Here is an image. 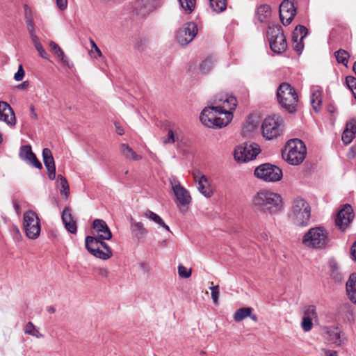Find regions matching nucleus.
Returning a JSON list of instances; mask_svg holds the SVG:
<instances>
[{
  "mask_svg": "<svg viewBox=\"0 0 356 356\" xmlns=\"http://www.w3.org/2000/svg\"><path fill=\"white\" fill-rule=\"evenodd\" d=\"M62 220L65 228L71 234H76L77 231L76 221L72 215L71 210L65 208L62 213Z\"/></svg>",
  "mask_w": 356,
  "mask_h": 356,
  "instance_id": "obj_23",
  "label": "nucleus"
},
{
  "mask_svg": "<svg viewBox=\"0 0 356 356\" xmlns=\"http://www.w3.org/2000/svg\"><path fill=\"white\" fill-rule=\"evenodd\" d=\"M270 47L275 53H282L286 49L287 44L282 29L279 25L268 27L267 32Z\"/></svg>",
  "mask_w": 356,
  "mask_h": 356,
  "instance_id": "obj_9",
  "label": "nucleus"
},
{
  "mask_svg": "<svg viewBox=\"0 0 356 356\" xmlns=\"http://www.w3.org/2000/svg\"><path fill=\"white\" fill-rule=\"evenodd\" d=\"M25 334L35 337L38 339L43 337V335L39 332L38 329L31 321L28 322L24 327Z\"/></svg>",
  "mask_w": 356,
  "mask_h": 356,
  "instance_id": "obj_32",
  "label": "nucleus"
},
{
  "mask_svg": "<svg viewBox=\"0 0 356 356\" xmlns=\"http://www.w3.org/2000/svg\"><path fill=\"white\" fill-rule=\"evenodd\" d=\"M23 229L27 238L31 240L38 238L40 234V220L35 212L26 211L23 216Z\"/></svg>",
  "mask_w": 356,
  "mask_h": 356,
  "instance_id": "obj_8",
  "label": "nucleus"
},
{
  "mask_svg": "<svg viewBox=\"0 0 356 356\" xmlns=\"http://www.w3.org/2000/svg\"><path fill=\"white\" fill-rule=\"evenodd\" d=\"M354 218L353 209L350 204H346L338 212L335 220L336 225L340 229L344 230L347 228Z\"/></svg>",
  "mask_w": 356,
  "mask_h": 356,
  "instance_id": "obj_15",
  "label": "nucleus"
},
{
  "mask_svg": "<svg viewBox=\"0 0 356 356\" xmlns=\"http://www.w3.org/2000/svg\"><path fill=\"white\" fill-rule=\"evenodd\" d=\"M97 274L102 277H107L109 272L106 268H99L97 269Z\"/></svg>",
  "mask_w": 356,
  "mask_h": 356,
  "instance_id": "obj_52",
  "label": "nucleus"
},
{
  "mask_svg": "<svg viewBox=\"0 0 356 356\" xmlns=\"http://www.w3.org/2000/svg\"><path fill=\"white\" fill-rule=\"evenodd\" d=\"M254 174L258 179L268 182L277 181L282 177V170L279 167L268 163L257 167Z\"/></svg>",
  "mask_w": 356,
  "mask_h": 356,
  "instance_id": "obj_10",
  "label": "nucleus"
},
{
  "mask_svg": "<svg viewBox=\"0 0 356 356\" xmlns=\"http://www.w3.org/2000/svg\"><path fill=\"white\" fill-rule=\"evenodd\" d=\"M26 24L29 33L35 32L33 21L30 17H28L27 15L26 16Z\"/></svg>",
  "mask_w": 356,
  "mask_h": 356,
  "instance_id": "obj_49",
  "label": "nucleus"
},
{
  "mask_svg": "<svg viewBox=\"0 0 356 356\" xmlns=\"http://www.w3.org/2000/svg\"><path fill=\"white\" fill-rule=\"evenodd\" d=\"M346 292L350 300L356 304V273H352L346 282Z\"/></svg>",
  "mask_w": 356,
  "mask_h": 356,
  "instance_id": "obj_24",
  "label": "nucleus"
},
{
  "mask_svg": "<svg viewBox=\"0 0 356 356\" xmlns=\"http://www.w3.org/2000/svg\"><path fill=\"white\" fill-rule=\"evenodd\" d=\"M261 149L257 143H243L234 149V159L241 163H246L256 158Z\"/></svg>",
  "mask_w": 356,
  "mask_h": 356,
  "instance_id": "obj_11",
  "label": "nucleus"
},
{
  "mask_svg": "<svg viewBox=\"0 0 356 356\" xmlns=\"http://www.w3.org/2000/svg\"><path fill=\"white\" fill-rule=\"evenodd\" d=\"M178 274L183 278H188L191 275V270L188 269L183 265H179L178 266Z\"/></svg>",
  "mask_w": 356,
  "mask_h": 356,
  "instance_id": "obj_44",
  "label": "nucleus"
},
{
  "mask_svg": "<svg viewBox=\"0 0 356 356\" xmlns=\"http://www.w3.org/2000/svg\"><path fill=\"white\" fill-rule=\"evenodd\" d=\"M330 267L331 269V276L332 277V278L334 279L337 282L341 281L343 277L342 275L339 271L337 263L334 261H330Z\"/></svg>",
  "mask_w": 356,
  "mask_h": 356,
  "instance_id": "obj_38",
  "label": "nucleus"
},
{
  "mask_svg": "<svg viewBox=\"0 0 356 356\" xmlns=\"http://www.w3.org/2000/svg\"><path fill=\"white\" fill-rule=\"evenodd\" d=\"M120 152L127 159L133 161H139L142 159L141 156L137 154L132 148L127 144L120 145Z\"/></svg>",
  "mask_w": 356,
  "mask_h": 356,
  "instance_id": "obj_28",
  "label": "nucleus"
},
{
  "mask_svg": "<svg viewBox=\"0 0 356 356\" xmlns=\"http://www.w3.org/2000/svg\"><path fill=\"white\" fill-rule=\"evenodd\" d=\"M325 338L330 343L336 346H340L343 340L341 336V331L338 327L329 326L323 329Z\"/></svg>",
  "mask_w": 356,
  "mask_h": 356,
  "instance_id": "obj_22",
  "label": "nucleus"
},
{
  "mask_svg": "<svg viewBox=\"0 0 356 356\" xmlns=\"http://www.w3.org/2000/svg\"><path fill=\"white\" fill-rule=\"evenodd\" d=\"M47 310L49 314H54L56 312L55 308L52 306L47 307Z\"/></svg>",
  "mask_w": 356,
  "mask_h": 356,
  "instance_id": "obj_62",
  "label": "nucleus"
},
{
  "mask_svg": "<svg viewBox=\"0 0 356 356\" xmlns=\"http://www.w3.org/2000/svg\"><path fill=\"white\" fill-rule=\"evenodd\" d=\"M277 98L280 106L289 113L296 111L298 97L295 89L287 83H282L277 89Z\"/></svg>",
  "mask_w": 356,
  "mask_h": 356,
  "instance_id": "obj_6",
  "label": "nucleus"
},
{
  "mask_svg": "<svg viewBox=\"0 0 356 356\" xmlns=\"http://www.w3.org/2000/svg\"><path fill=\"white\" fill-rule=\"evenodd\" d=\"M29 35H30V37H31V41L34 44V47L37 46L38 44H41L39 41V38L37 36V35L35 34V32H33V33H29Z\"/></svg>",
  "mask_w": 356,
  "mask_h": 356,
  "instance_id": "obj_54",
  "label": "nucleus"
},
{
  "mask_svg": "<svg viewBox=\"0 0 356 356\" xmlns=\"http://www.w3.org/2000/svg\"><path fill=\"white\" fill-rule=\"evenodd\" d=\"M301 243L307 250H324L331 246V238L325 227L315 226L309 228L303 234Z\"/></svg>",
  "mask_w": 356,
  "mask_h": 356,
  "instance_id": "obj_3",
  "label": "nucleus"
},
{
  "mask_svg": "<svg viewBox=\"0 0 356 356\" xmlns=\"http://www.w3.org/2000/svg\"><path fill=\"white\" fill-rule=\"evenodd\" d=\"M346 83L350 90L356 88V78L353 76H347L346 77Z\"/></svg>",
  "mask_w": 356,
  "mask_h": 356,
  "instance_id": "obj_46",
  "label": "nucleus"
},
{
  "mask_svg": "<svg viewBox=\"0 0 356 356\" xmlns=\"http://www.w3.org/2000/svg\"><path fill=\"white\" fill-rule=\"evenodd\" d=\"M42 157L44 164L47 170L48 177L50 179L54 180L56 178V166L51 150L44 148L42 150Z\"/></svg>",
  "mask_w": 356,
  "mask_h": 356,
  "instance_id": "obj_20",
  "label": "nucleus"
},
{
  "mask_svg": "<svg viewBox=\"0 0 356 356\" xmlns=\"http://www.w3.org/2000/svg\"><path fill=\"white\" fill-rule=\"evenodd\" d=\"M170 183L178 202L182 206L189 204L191 202L190 193L181 185L177 178L175 177H171L170 178Z\"/></svg>",
  "mask_w": 356,
  "mask_h": 356,
  "instance_id": "obj_14",
  "label": "nucleus"
},
{
  "mask_svg": "<svg viewBox=\"0 0 356 356\" xmlns=\"http://www.w3.org/2000/svg\"><path fill=\"white\" fill-rule=\"evenodd\" d=\"M321 102V91L317 87H313L312 89L311 104L316 112L320 110Z\"/></svg>",
  "mask_w": 356,
  "mask_h": 356,
  "instance_id": "obj_26",
  "label": "nucleus"
},
{
  "mask_svg": "<svg viewBox=\"0 0 356 356\" xmlns=\"http://www.w3.org/2000/svg\"><path fill=\"white\" fill-rule=\"evenodd\" d=\"M251 313L252 309L250 307H243L238 309L234 315V320L236 322H240L250 316Z\"/></svg>",
  "mask_w": 356,
  "mask_h": 356,
  "instance_id": "obj_33",
  "label": "nucleus"
},
{
  "mask_svg": "<svg viewBox=\"0 0 356 356\" xmlns=\"http://www.w3.org/2000/svg\"><path fill=\"white\" fill-rule=\"evenodd\" d=\"M92 228L97 233V236H92L98 240L105 241L112 238V233L106 222L101 219H96L93 221Z\"/></svg>",
  "mask_w": 356,
  "mask_h": 356,
  "instance_id": "obj_17",
  "label": "nucleus"
},
{
  "mask_svg": "<svg viewBox=\"0 0 356 356\" xmlns=\"http://www.w3.org/2000/svg\"><path fill=\"white\" fill-rule=\"evenodd\" d=\"M306 154L307 149L304 143L295 138L287 142L282 156L289 164L296 165L304 161Z\"/></svg>",
  "mask_w": 356,
  "mask_h": 356,
  "instance_id": "obj_5",
  "label": "nucleus"
},
{
  "mask_svg": "<svg viewBox=\"0 0 356 356\" xmlns=\"http://www.w3.org/2000/svg\"><path fill=\"white\" fill-rule=\"evenodd\" d=\"M25 72L22 65H19L17 72L14 75V79L17 81H22L24 77Z\"/></svg>",
  "mask_w": 356,
  "mask_h": 356,
  "instance_id": "obj_47",
  "label": "nucleus"
},
{
  "mask_svg": "<svg viewBox=\"0 0 356 356\" xmlns=\"http://www.w3.org/2000/svg\"><path fill=\"white\" fill-rule=\"evenodd\" d=\"M252 208L262 214L275 215L284 208L282 196L268 190H260L252 199Z\"/></svg>",
  "mask_w": 356,
  "mask_h": 356,
  "instance_id": "obj_2",
  "label": "nucleus"
},
{
  "mask_svg": "<svg viewBox=\"0 0 356 356\" xmlns=\"http://www.w3.org/2000/svg\"><path fill=\"white\" fill-rule=\"evenodd\" d=\"M29 86V83L27 81H25L22 82V83L19 84L17 88L19 90L26 89Z\"/></svg>",
  "mask_w": 356,
  "mask_h": 356,
  "instance_id": "obj_58",
  "label": "nucleus"
},
{
  "mask_svg": "<svg viewBox=\"0 0 356 356\" xmlns=\"http://www.w3.org/2000/svg\"><path fill=\"white\" fill-rule=\"evenodd\" d=\"M271 14L270 7L268 5H261L257 8V15L260 22H265Z\"/></svg>",
  "mask_w": 356,
  "mask_h": 356,
  "instance_id": "obj_30",
  "label": "nucleus"
},
{
  "mask_svg": "<svg viewBox=\"0 0 356 356\" xmlns=\"http://www.w3.org/2000/svg\"><path fill=\"white\" fill-rule=\"evenodd\" d=\"M303 317L315 319L317 318L316 307L314 305H309L306 307L304 312Z\"/></svg>",
  "mask_w": 356,
  "mask_h": 356,
  "instance_id": "obj_39",
  "label": "nucleus"
},
{
  "mask_svg": "<svg viewBox=\"0 0 356 356\" xmlns=\"http://www.w3.org/2000/svg\"><path fill=\"white\" fill-rule=\"evenodd\" d=\"M212 10L216 13H220L226 8L225 0H209Z\"/></svg>",
  "mask_w": 356,
  "mask_h": 356,
  "instance_id": "obj_34",
  "label": "nucleus"
},
{
  "mask_svg": "<svg viewBox=\"0 0 356 356\" xmlns=\"http://www.w3.org/2000/svg\"><path fill=\"white\" fill-rule=\"evenodd\" d=\"M197 33V26L195 23L188 22L176 33L177 42L182 46L186 45L194 39Z\"/></svg>",
  "mask_w": 356,
  "mask_h": 356,
  "instance_id": "obj_12",
  "label": "nucleus"
},
{
  "mask_svg": "<svg viewBox=\"0 0 356 356\" xmlns=\"http://www.w3.org/2000/svg\"><path fill=\"white\" fill-rule=\"evenodd\" d=\"M197 189L202 195L207 197H210L213 194V191L210 188L208 180L204 175L201 176L199 179Z\"/></svg>",
  "mask_w": 356,
  "mask_h": 356,
  "instance_id": "obj_25",
  "label": "nucleus"
},
{
  "mask_svg": "<svg viewBox=\"0 0 356 356\" xmlns=\"http://www.w3.org/2000/svg\"><path fill=\"white\" fill-rule=\"evenodd\" d=\"M58 179L60 181V194L67 199L70 195V187L67 179L61 175H58Z\"/></svg>",
  "mask_w": 356,
  "mask_h": 356,
  "instance_id": "obj_35",
  "label": "nucleus"
},
{
  "mask_svg": "<svg viewBox=\"0 0 356 356\" xmlns=\"http://www.w3.org/2000/svg\"><path fill=\"white\" fill-rule=\"evenodd\" d=\"M210 290L211 291V298L215 304H217L218 302L219 298V286L216 285L210 287Z\"/></svg>",
  "mask_w": 356,
  "mask_h": 356,
  "instance_id": "obj_45",
  "label": "nucleus"
},
{
  "mask_svg": "<svg viewBox=\"0 0 356 356\" xmlns=\"http://www.w3.org/2000/svg\"><path fill=\"white\" fill-rule=\"evenodd\" d=\"M312 320V318L302 317L301 327L305 332H309L312 330L313 327Z\"/></svg>",
  "mask_w": 356,
  "mask_h": 356,
  "instance_id": "obj_42",
  "label": "nucleus"
},
{
  "mask_svg": "<svg viewBox=\"0 0 356 356\" xmlns=\"http://www.w3.org/2000/svg\"><path fill=\"white\" fill-rule=\"evenodd\" d=\"M288 217L293 225L299 227H307L311 218V207L309 202L299 197L293 199Z\"/></svg>",
  "mask_w": 356,
  "mask_h": 356,
  "instance_id": "obj_4",
  "label": "nucleus"
},
{
  "mask_svg": "<svg viewBox=\"0 0 356 356\" xmlns=\"http://www.w3.org/2000/svg\"><path fill=\"white\" fill-rule=\"evenodd\" d=\"M0 120L10 127H14L16 124L14 111L6 102H0Z\"/></svg>",
  "mask_w": 356,
  "mask_h": 356,
  "instance_id": "obj_18",
  "label": "nucleus"
},
{
  "mask_svg": "<svg viewBox=\"0 0 356 356\" xmlns=\"http://www.w3.org/2000/svg\"><path fill=\"white\" fill-rule=\"evenodd\" d=\"M351 255L353 259L356 261V241L353 243L351 247Z\"/></svg>",
  "mask_w": 356,
  "mask_h": 356,
  "instance_id": "obj_57",
  "label": "nucleus"
},
{
  "mask_svg": "<svg viewBox=\"0 0 356 356\" xmlns=\"http://www.w3.org/2000/svg\"><path fill=\"white\" fill-rule=\"evenodd\" d=\"M295 31L300 32V34L301 35V40L307 35V29L304 26L299 25L296 26Z\"/></svg>",
  "mask_w": 356,
  "mask_h": 356,
  "instance_id": "obj_51",
  "label": "nucleus"
},
{
  "mask_svg": "<svg viewBox=\"0 0 356 356\" xmlns=\"http://www.w3.org/2000/svg\"><path fill=\"white\" fill-rule=\"evenodd\" d=\"M144 216L149 219L150 220L154 221L157 225L163 227L167 231L170 232L169 227L164 222L163 220L156 213H154L150 210H146L144 213Z\"/></svg>",
  "mask_w": 356,
  "mask_h": 356,
  "instance_id": "obj_29",
  "label": "nucleus"
},
{
  "mask_svg": "<svg viewBox=\"0 0 356 356\" xmlns=\"http://www.w3.org/2000/svg\"><path fill=\"white\" fill-rule=\"evenodd\" d=\"M346 129L353 131V134H356V120H352L346 124Z\"/></svg>",
  "mask_w": 356,
  "mask_h": 356,
  "instance_id": "obj_50",
  "label": "nucleus"
},
{
  "mask_svg": "<svg viewBox=\"0 0 356 356\" xmlns=\"http://www.w3.org/2000/svg\"><path fill=\"white\" fill-rule=\"evenodd\" d=\"M49 47L51 51L56 55V56L60 59L61 63L66 65L69 66V61L67 58L65 56L64 51L59 47V45L54 41H51L49 44Z\"/></svg>",
  "mask_w": 356,
  "mask_h": 356,
  "instance_id": "obj_27",
  "label": "nucleus"
},
{
  "mask_svg": "<svg viewBox=\"0 0 356 356\" xmlns=\"http://www.w3.org/2000/svg\"><path fill=\"white\" fill-rule=\"evenodd\" d=\"M213 67V61L211 58L205 59L200 65V70L203 73H207Z\"/></svg>",
  "mask_w": 356,
  "mask_h": 356,
  "instance_id": "obj_43",
  "label": "nucleus"
},
{
  "mask_svg": "<svg viewBox=\"0 0 356 356\" xmlns=\"http://www.w3.org/2000/svg\"><path fill=\"white\" fill-rule=\"evenodd\" d=\"M262 134L267 140L278 136L281 132V124L275 117L266 118L261 125Z\"/></svg>",
  "mask_w": 356,
  "mask_h": 356,
  "instance_id": "obj_13",
  "label": "nucleus"
},
{
  "mask_svg": "<svg viewBox=\"0 0 356 356\" xmlns=\"http://www.w3.org/2000/svg\"><path fill=\"white\" fill-rule=\"evenodd\" d=\"M354 137L355 134H353V131L345 129L342 134L341 139L346 145H348L351 143Z\"/></svg>",
  "mask_w": 356,
  "mask_h": 356,
  "instance_id": "obj_41",
  "label": "nucleus"
},
{
  "mask_svg": "<svg viewBox=\"0 0 356 356\" xmlns=\"http://www.w3.org/2000/svg\"><path fill=\"white\" fill-rule=\"evenodd\" d=\"M58 8L61 10H65L67 6V0H56Z\"/></svg>",
  "mask_w": 356,
  "mask_h": 356,
  "instance_id": "obj_53",
  "label": "nucleus"
},
{
  "mask_svg": "<svg viewBox=\"0 0 356 356\" xmlns=\"http://www.w3.org/2000/svg\"><path fill=\"white\" fill-rule=\"evenodd\" d=\"M29 35H30V37H31V41L34 44V47L37 46L38 44H41L39 41V38L37 36V35L35 34V32H33V33H29Z\"/></svg>",
  "mask_w": 356,
  "mask_h": 356,
  "instance_id": "obj_55",
  "label": "nucleus"
},
{
  "mask_svg": "<svg viewBox=\"0 0 356 356\" xmlns=\"http://www.w3.org/2000/svg\"><path fill=\"white\" fill-rule=\"evenodd\" d=\"M335 57L339 63L346 65L348 62L349 54L346 51L339 49L335 52Z\"/></svg>",
  "mask_w": 356,
  "mask_h": 356,
  "instance_id": "obj_36",
  "label": "nucleus"
},
{
  "mask_svg": "<svg viewBox=\"0 0 356 356\" xmlns=\"http://www.w3.org/2000/svg\"><path fill=\"white\" fill-rule=\"evenodd\" d=\"M19 157L27 163L39 170L42 168V163L38 160L35 154L32 152L31 145H23L20 147Z\"/></svg>",
  "mask_w": 356,
  "mask_h": 356,
  "instance_id": "obj_19",
  "label": "nucleus"
},
{
  "mask_svg": "<svg viewBox=\"0 0 356 356\" xmlns=\"http://www.w3.org/2000/svg\"><path fill=\"white\" fill-rule=\"evenodd\" d=\"M162 142L165 145L173 144L182 140V132L181 129L175 125H170L168 129L167 135L162 138Z\"/></svg>",
  "mask_w": 356,
  "mask_h": 356,
  "instance_id": "obj_21",
  "label": "nucleus"
},
{
  "mask_svg": "<svg viewBox=\"0 0 356 356\" xmlns=\"http://www.w3.org/2000/svg\"><path fill=\"white\" fill-rule=\"evenodd\" d=\"M85 244L88 251L97 258L106 260L113 256L111 247L104 241L88 236L86 238Z\"/></svg>",
  "mask_w": 356,
  "mask_h": 356,
  "instance_id": "obj_7",
  "label": "nucleus"
},
{
  "mask_svg": "<svg viewBox=\"0 0 356 356\" xmlns=\"http://www.w3.org/2000/svg\"><path fill=\"white\" fill-rule=\"evenodd\" d=\"M325 356H338L337 352L331 350H324Z\"/></svg>",
  "mask_w": 356,
  "mask_h": 356,
  "instance_id": "obj_56",
  "label": "nucleus"
},
{
  "mask_svg": "<svg viewBox=\"0 0 356 356\" xmlns=\"http://www.w3.org/2000/svg\"><path fill=\"white\" fill-rule=\"evenodd\" d=\"M351 92H353V95L356 100V88L354 90H352Z\"/></svg>",
  "mask_w": 356,
  "mask_h": 356,
  "instance_id": "obj_64",
  "label": "nucleus"
},
{
  "mask_svg": "<svg viewBox=\"0 0 356 356\" xmlns=\"http://www.w3.org/2000/svg\"><path fill=\"white\" fill-rule=\"evenodd\" d=\"M296 13L293 3L284 0L280 6V18L284 26L291 24Z\"/></svg>",
  "mask_w": 356,
  "mask_h": 356,
  "instance_id": "obj_16",
  "label": "nucleus"
},
{
  "mask_svg": "<svg viewBox=\"0 0 356 356\" xmlns=\"http://www.w3.org/2000/svg\"><path fill=\"white\" fill-rule=\"evenodd\" d=\"M250 317V318L254 321H257V317L255 314H253L252 315V314H250V316H249Z\"/></svg>",
  "mask_w": 356,
  "mask_h": 356,
  "instance_id": "obj_63",
  "label": "nucleus"
},
{
  "mask_svg": "<svg viewBox=\"0 0 356 356\" xmlns=\"http://www.w3.org/2000/svg\"><path fill=\"white\" fill-rule=\"evenodd\" d=\"M90 44L92 47V50L90 51L91 56L93 58H98L102 56V53L99 48L97 46L96 43L92 39H90Z\"/></svg>",
  "mask_w": 356,
  "mask_h": 356,
  "instance_id": "obj_40",
  "label": "nucleus"
},
{
  "mask_svg": "<svg viewBox=\"0 0 356 356\" xmlns=\"http://www.w3.org/2000/svg\"><path fill=\"white\" fill-rule=\"evenodd\" d=\"M237 106L236 98L232 95L220 93L213 97L212 106L202 111L200 119L209 128H222L233 119V111Z\"/></svg>",
  "mask_w": 356,
  "mask_h": 356,
  "instance_id": "obj_1",
  "label": "nucleus"
},
{
  "mask_svg": "<svg viewBox=\"0 0 356 356\" xmlns=\"http://www.w3.org/2000/svg\"><path fill=\"white\" fill-rule=\"evenodd\" d=\"M181 8L186 12L191 13L195 8V0H178Z\"/></svg>",
  "mask_w": 356,
  "mask_h": 356,
  "instance_id": "obj_37",
  "label": "nucleus"
},
{
  "mask_svg": "<svg viewBox=\"0 0 356 356\" xmlns=\"http://www.w3.org/2000/svg\"><path fill=\"white\" fill-rule=\"evenodd\" d=\"M131 229L137 237L145 236L147 234V230L141 222H136L131 220Z\"/></svg>",
  "mask_w": 356,
  "mask_h": 356,
  "instance_id": "obj_31",
  "label": "nucleus"
},
{
  "mask_svg": "<svg viewBox=\"0 0 356 356\" xmlns=\"http://www.w3.org/2000/svg\"><path fill=\"white\" fill-rule=\"evenodd\" d=\"M303 49V44L301 43V42H298L297 43L295 46H294V49L297 51V52H301L302 50Z\"/></svg>",
  "mask_w": 356,
  "mask_h": 356,
  "instance_id": "obj_60",
  "label": "nucleus"
},
{
  "mask_svg": "<svg viewBox=\"0 0 356 356\" xmlns=\"http://www.w3.org/2000/svg\"><path fill=\"white\" fill-rule=\"evenodd\" d=\"M115 127H116V131H117V133L119 135H123L124 134V130L121 127L117 126L116 124H115Z\"/></svg>",
  "mask_w": 356,
  "mask_h": 356,
  "instance_id": "obj_61",
  "label": "nucleus"
},
{
  "mask_svg": "<svg viewBox=\"0 0 356 356\" xmlns=\"http://www.w3.org/2000/svg\"><path fill=\"white\" fill-rule=\"evenodd\" d=\"M30 111H31V118L34 119V120H37L38 119V115L35 111V107L34 106L31 105V107H30Z\"/></svg>",
  "mask_w": 356,
  "mask_h": 356,
  "instance_id": "obj_59",
  "label": "nucleus"
},
{
  "mask_svg": "<svg viewBox=\"0 0 356 356\" xmlns=\"http://www.w3.org/2000/svg\"><path fill=\"white\" fill-rule=\"evenodd\" d=\"M36 50L38 51V54L40 57H42L44 59H48L49 55L46 52L45 49L43 48L42 44H38L37 46L35 47Z\"/></svg>",
  "mask_w": 356,
  "mask_h": 356,
  "instance_id": "obj_48",
  "label": "nucleus"
}]
</instances>
